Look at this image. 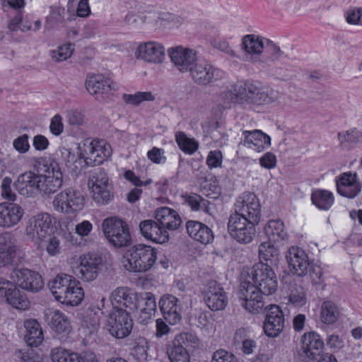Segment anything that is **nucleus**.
<instances>
[{"label":"nucleus","instance_id":"obj_1","mask_svg":"<svg viewBox=\"0 0 362 362\" xmlns=\"http://www.w3.org/2000/svg\"><path fill=\"white\" fill-rule=\"evenodd\" d=\"M76 279L66 273L58 274L48 283L49 290L58 302L70 306L79 305L84 293Z\"/></svg>","mask_w":362,"mask_h":362},{"label":"nucleus","instance_id":"obj_2","mask_svg":"<svg viewBox=\"0 0 362 362\" xmlns=\"http://www.w3.org/2000/svg\"><path fill=\"white\" fill-rule=\"evenodd\" d=\"M234 90L237 100L242 103L263 105L272 103L279 98L278 91L264 87L257 81L238 84Z\"/></svg>","mask_w":362,"mask_h":362},{"label":"nucleus","instance_id":"obj_3","mask_svg":"<svg viewBox=\"0 0 362 362\" xmlns=\"http://www.w3.org/2000/svg\"><path fill=\"white\" fill-rule=\"evenodd\" d=\"M40 194L49 195L55 193L63 184V173L57 162H48L40 158L37 161Z\"/></svg>","mask_w":362,"mask_h":362},{"label":"nucleus","instance_id":"obj_4","mask_svg":"<svg viewBox=\"0 0 362 362\" xmlns=\"http://www.w3.org/2000/svg\"><path fill=\"white\" fill-rule=\"evenodd\" d=\"M105 237L114 247L120 248L128 247L132 243V238L128 224L121 218L110 217L102 223Z\"/></svg>","mask_w":362,"mask_h":362},{"label":"nucleus","instance_id":"obj_5","mask_svg":"<svg viewBox=\"0 0 362 362\" xmlns=\"http://www.w3.org/2000/svg\"><path fill=\"white\" fill-rule=\"evenodd\" d=\"M124 267L128 272H147L154 264L156 255L148 246L138 245L124 257Z\"/></svg>","mask_w":362,"mask_h":362},{"label":"nucleus","instance_id":"obj_6","mask_svg":"<svg viewBox=\"0 0 362 362\" xmlns=\"http://www.w3.org/2000/svg\"><path fill=\"white\" fill-rule=\"evenodd\" d=\"M133 324L130 314L127 310L115 307L107 316L105 327L112 337L124 339L132 332Z\"/></svg>","mask_w":362,"mask_h":362},{"label":"nucleus","instance_id":"obj_7","mask_svg":"<svg viewBox=\"0 0 362 362\" xmlns=\"http://www.w3.org/2000/svg\"><path fill=\"white\" fill-rule=\"evenodd\" d=\"M55 219L47 213H41L30 218L25 228V233L35 240H43L54 233Z\"/></svg>","mask_w":362,"mask_h":362},{"label":"nucleus","instance_id":"obj_8","mask_svg":"<svg viewBox=\"0 0 362 362\" xmlns=\"http://www.w3.org/2000/svg\"><path fill=\"white\" fill-rule=\"evenodd\" d=\"M232 214L259 223L261 217V206L256 194L252 192H244L240 195L235 203L234 212Z\"/></svg>","mask_w":362,"mask_h":362},{"label":"nucleus","instance_id":"obj_9","mask_svg":"<svg viewBox=\"0 0 362 362\" xmlns=\"http://www.w3.org/2000/svg\"><path fill=\"white\" fill-rule=\"evenodd\" d=\"M257 222L247 220L243 216L230 214L228 222V231L230 235L241 243H250L255 234V225Z\"/></svg>","mask_w":362,"mask_h":362},{"label":"nucleus","instance_id":"obj_10","mask_svg":"<svg viewBox=\"0 0 362 362\" xmlns=\"http://www.w3.org/2000/svg\"><path fill=\"white\" fill-rule=\"evenodd\" d=\"M54 209L59 212L71 214L81 210L84 205L81 192L73 188L66 189L57 194L53 202Z\"/></svg>","mask_w":362,"mask_h":362},{"label":"nucleus","instance_id":"obj_11","mask_svg":"<svg viewBox=\"0 0 362 362\" xmlns=\"http://www.w3.org/2000/svg\"><path fill=\"white\" fill-rule=\"evenodd\" d=\"M112 155L110 145L105 140H93L84 144L83 152L80 153L88 165H99Z\"/></svg>","mask_w":362,"mask_h":362},{"label":"nucleus","instance_id":"obj_12","mask_svg":"<svg viewBox=\"0 0 362 362\" xmlns=\"http://www.w3.org/2000/svg\"><path fill=\"white\" fill-rule=\"evenodd\" d=\"M278 244L270 240L263 242L259 247V262L252 267V272H274L278 269Z\"/></svg>","mask_w":362,"mask_h":362},{"label":"nucleus","instance_id":"obj_13","mask_svg":"<svg viewBox=\"0 0 362 362\" xmlns=\"http://www.w3.org/2000/svg\"><path fill=\"white\" fill-rule=\"evenodd\" d=\"M0 296L17 310H26L30 305L24 292L19 290L13 283L3 278H0Z\"/></svg>","mask_w":362,"mask_h":362},{"label":"nucleus","instance_id":"obj_14","mask_svg":"<svg viewBox=\"0 0 362 362\" xmlns=\"http://www.w3.org/2000/svg\"><path fill=\"white\" fill-rule=\"evenodd\" d=\"M286 259L291 269L297 272H320L325 269V265L320 262L310 263L308 255L303 250L298 247H291L286 255Z\"/></svg>","mask_w":362,"mask_h":362},{"label":"nucleus","instance_id":"obj_15","mask_svg":"<svg viewBox=\"0 0 362 362\" xmlns=\"http://www.w3.org/2000/svg\"><path fill=\"white\" fill-rule=\"evenodd\" d=\"M267 39L254 34L244 36L241 42V48L244 51L243 60L258 64Z\"/></svg>","mask_w":362,"mask_h":362},{"label":"nucleus","instance_id":"obj_16","mask_svg":"<svg viewBox=\"0 0 362 362\" xmlns=\"http://www.w3.org/2000/svg\"><path fill=\"white\" fill-rule=\"evenodd\" d=\"M174 66L181 72H187L197 60V52L192 49L176 46L168 50Z\"/></svg>","mask_w":362,"mask_h":362},{"label":"nucleus","instance_id":"obj_17","mask_svg":"<svg viewBox=\"0 0 362 362\" xmlns=\"http://www.w3.org/2000/svg\"><path fill=\"white\" fill-rule=\"evenodd\" d=\"M189 72L195 83L205 86L217 80L220 71L208 62L197 60Z\"/></svg>","mask_w":362,"mask_h":362},{"label":"nucleus","instance_id":"obj_18","mask_svg":"<svg viewBox=\"0 0 362 362\" xmlns=\"http://www.w3.org/2000/svg\"><path fill=\"white\" fill-rule=\"evenodd\" d=\"M204 300L209 308L214 311L222 310L228 304L226 292L214 280L208 281L205 285Z\"/></svg>","mask_w":362,"mask_h":362},{"label":"nucleus","instance_id":"obj_19","mask_svg":"<svg viewBox=\"0 0 362 362\" xmlns=\"http://www.w3.org/2000/svg\"><path fill=\"white\" fill-rule=\"evenodd\" d=\"M88 93L97 100L103 99L105 94L117 88V85L110 78L101 74L89 75L86 81Z\"/></svg>","mask_w":362,"mask_h":362},{"label":"nucleus","instance_id":"obj_20","mask_svg":"<svg viewBox=\"0 0 362 362\" xmlns=\"http://www.w3.org/2000/svg\"><path fill=\"white\" fill-rule=\"evenodd\" d=\"M18 192L25 197H35L40 194L38 173L27 171L20 175L15 182Z\"/></svg>","mask_w":362,"mask_h":362},{"label":"nucleus","instance_id":"obj_21","mask_svg":"<svg viewBox=\"0 0 362 362\" xmlns=\"http://www.w3.org/2000/svg\"><path fill=\"white\" fill-rule=\"evenodd\" d=\"M137 59L148 63L159 64L165 58V47L159 42L150 41L141 43L135 52Z\"/></svg>","mask_w":362,"mask_h":362},{"label":"nucleus","instance_id":"obj_22","mask_svg":"<svg viewBox=\"0 0 362 362\" xmlns=\"http://www.w3.org/2000/svg\"><path fill=\"white\" fill-rule=\"evenodd\" d=\"M24 215V209L14 202L0 203V228H10L18 224Z\"/></svg>","mask_w":362,"mask_h":362},{"label":"nucleus","instance_id":"obj_23","mask_svg":"<svg viewBox=\"0 0 362 362\" xmlns=\"http://www.w3.org/2000/svg\"><path fill=\"white\" fill-rule=\"evenodd\" d=\"M266 309L267 313L264 324V333L269 337H276L282 332L284 327L283 312L279 306L276 305H270Z\"/></svg>","mask_w":362,"mask_h":362},{"label":"nucleus","instance_id":"obj_24","mask_svg":"<svg viewBox=\"0 0 362 362\" xmlns=\"http://www.w3.org/2000/svg\"><path fill=\"white\" fill-rule=\"evenodd\" d=\"M336 185L340 195L350 199L356 197L361 190V185L357 179L356 173H341L337 177Z\"/></svg>","mask_w":362,"mask_h":362},{"label":"nucleus","instance_id":"obj_25","mask_svg":"<svg viewBox=\"0 0 362 362\" xmlns=\"http://www.w3.org/2000/svg\"><path fill=\"white\" fill-rule=\"evenodd\" d=\"M180 300L173 295L163 296L159 300V307L163 318L170 325H176L180 322L181 305Z\"/></svg>","mask_w":362,"mask_h":362},{"label":"nucleus","instance_id":"obj_26","mask_svg":"<svg viewBox=\"0 0 362 362\" xmlns=\"http://www.w3.org/2000/svg\"><path fill=\"white\" fill-rule=\"evenodd\" d=\"M141 235L148 240L154 243L162 244L169 240V233L165 228L156 220L151 219L142 221L139 224Z\"/></svg>","mask_w":362,"mask_h":362},{"label":"nucleus","instance_id":"obj_27","mask_svg":"<svg viewBox=\"0 0 362 362\" xmlns=\"http://www.w3.org/2000/svg\"><path fill=\"white\" fill-rule=\"evenodd\" d=\"M69 264L72 269H78L82 267L88 270H103L107 269V262L103 257L98 253H88L79 257H74L69 259Z\"/></svg>","mask_w":362,"mask_h":362},{"label":"nucleus","instance_id":"obj_28","mask_svg":"<svg viewBox=\"0 0 362 362\" xmlns=\"http://www.w3.org/2000/svg\"><path fill=\"white\" fill-rule=\"evenodd\" d=\"M301 342L302 354L310 360H316L324 347L320 336L314 332L304 334Z\"/></svg>","mask_w":362,"mask_h":362},{"label":"nucleus","instance_id":"obj_29","mask_svg":"<svg viewBox=\"0 0 362 362\" xmlns=\"http://www.w3.org/2000/svg\"><path fill=\"white\" fill-rule=\"evenodd\" d=\"M243 136L242 144L247 148L257 152H262L271 145L270 136L258 129L244 131Z\"/></svg>","mask_w":362,"mask_h":362},{"label":"nucleus","instance_id":"obj_30","mask_svg":"<svg viewBox=\"0 0 362 362\" xmlns=\"http://www.w3.org/2000/svg\"><path fill=\"white\" fill-rule=\"evenodd\" d=\"M254 282L259 291L264 295L274 293L278 286L275 273H244Z\"/></svg>","mask_w":362,"mask_h":362},{"label":"nucleus","instance_id":"obj_31","mask_svg":"<svg viewBox=\"0 0 362 362\" xmlns=\"http://www.w3.org/2000/svg\"><path fill=\"white\" fill-rule=\"evenodd\" d=\"M111 301L114 305H122L132 310L139 306L140 294L133 292L127 287H120L112 292Z\"/></svg>","mask_w":362,"mask_h":362},{"label":"nucleus","instance_id":"obj_32","mask_svg":"<svg viewBox=\"0 0 362 362\" xmlns=\"http://www.w3.org/2000/svg\"><path fill=\"white\" fill-rule=\"evenodd\" d=\"M154 216L155 219L167 231L177 230L182 223L179 214L175 209L167 206L157 209Z\"/></svg>","mask_w":362,"mask_h":362},{"label":"nucleus","instance_id":"obj_33","mask_svg":"<svg viewBox=\"0 0 362 362\" xmlns=\"http://www.w3.org/2000/svg\"><path fill=\"white\" fill-rule=\"evenodd\" d=\"M266 54L261 57L257 64V67L261 70L281 63L282 59L287 57L280 47L270 40H266Z\"/></svg>","mask_w":362,"mask_h":362},{"label":"nucleus","instance_id":"obj_34","mask_svg":"<svg viewBox=\"0 0 362 362\" xmlns=\"http://www.w3.org/2000/svg\"><path fill=\"white\" fill-rule=\"evenodd\" d=\"M11 279L24 290L37 292L44 286V281L40 273H14Z\"/></svg>","mask_w":362,"mask_h":362},{"label":"nucleus","instance_id":"obj_35","mask_svg":"<svg viewBox=\"0 0 362 362\" xmlns=\"http://www.w3.org/2000/svg\"><path fill=\"white\" fill-rule=\"evenodd\" d=\"M188 235L194 240L206 245L214 240V234L209 227L197 221H188L186 223Z\"/></svg>","mask_w":362,"mask_h":362},{"label":"nucleus","instance_id":"obj_36","mask_svg":"<svg viewBox=\"0 0 362 362\" xmlns=\"http://www.w3.org/2000/svg\"><path fill=\"white\" fill-rule=\"evenodd\" d=\"M24 341L30 347H37L43 341V332L39 322L34 319L24 322Z\"/></svg>","mask_w":362,"mask_h":362},{"label":"nucleus","instance_id":"obj_37","mask_svg":"<svg viewBox=\"0 0 362 362\" xmlns=\"http://www.w3.org/2000/svg\"><path fill=\"white\" fill-rule=\"evenodd\" d=\"M267 239L274 243L279 244L288 238L284 230V224L280 220H270L264 228Z\"/></svg>","mask_w":362,"mask_h":362},{"label":"nucleus","instance_id":"obj_38","mask_svg":"<svg viewBox=\"0 0 362 362\" xmlns=\"http://www.w3.org/2000/svg\"><path fill=\"white\" fill-rule=\"evenodd\" d=\"M144 302V306L141 309L139 319L141 323L146 324L154 316L156 311V298L151 293H140V302Z\"/></svg>","mask_w":362,"mask_h":362},{"label":"nucleus","instance_id":"obj_39","mask_svg":"<svg viewBox=\"0 0 362 362\" xmlns=\"http://www.w3.org/2000/svg\"><path fill=\"white\" fill-rule=\"evenodd\" d=\"M51 317L49 325L51 328L59 334H69L71 332V326L67 316L59 310L49 312Z\"/></svg>","mask_w":362,"mask_h":362},{"label":"nucleus","instance_id":"obj_40","mask_svg":"<svg viewBox=\"0 0 362 362\" xmlns=\"http://www.w3.org/2000/svg\"><path fill=\"white\" fill-rule=\"evenodd\" d=\"M311 200L319 209L327 211L333 205L334 197L330 191L317 189L313 191Z\"/></svg>","mask_w":362,"mask_h":362},{"label":"nucleus","instance_id":"obj_41","mask_svg":"<svg viewBox=\"0 0 362 362\" xmlns=\"http://www.w3.org/2000/svg\"><path fill=\"white\" fill-rule=\"evenodd\" d=\"M184 201L192 211H202L207 214H211L210 202L199 194L195 193L182 195Z\"/></svg>","mask_w":362,"mask_h":362},{"label":"nucleus","instance_id":"obj_42","mask_svg":"<svg viewBox=\"0 0 362 362\" xmlns=\"http://www.w3.org/2000/svg\"><path fill=\"white\" fill-rule=\"evenodd\" d=\"M50 356L52 362H83V354L62 347L53 349Z\"/></svg>","mask_w":362,"mask_h":362},{"label":"nucleus","instance_id":"obj_43","mask_svg":"<svg viewBox=\"0 0 362 362\" xmlns=\"http://www.w3.org/2000/svg\"><path fill=\"white\" fill-rule=\"evenodd\" d=\"M169 344L189 351L190 348H195L199 346V339L193 333L183 332L176 335Z\"/></svg>","mask_w":362,"mask_h":362},{"label":"nucleus","instance_id":"obj_44","mask_svg":"<svg viewBox=\"0 0 362 362\" xmlns=\"http://www.w3.org/2000/svg\"><path fill=\"white\" fill-rule=\"evenodd\" d=\"M339 313V308L333 302L325 301L320 308V320L325 324H333L338 320Z\"/></svg>","mask_w":362,"mask_h":362},{"label":"nucleus","instance_id":"obj_45","mask_svg":"<svg viewBox=\"0 0 362 362\" xmlns=\"http://www.w3.org/2000/svg\"><path fill=\"white\" fill-rule=\"evenodd\" d=\"M93 200L98 205H106L114 198L113 188L111 184L98 187L90 190Z\"/></svg>","mask_w":362,"mask_h":362},{"label":"nucleus","instance_id":"obj_46","mask_svg":"<svg viewBox=\"0 0 362 362\" xmlns=\"http://www.w3.org/2000/svg\"><path fill=\"white\" fill-rule=\"evenodd\" d=\"M175 141L179 148L185 153L192 155L199 148V143L193 138L188 137L183 132L175 134Z\"/></svg>","mask_w":362,"mask_h":362},{"label":"nucleus","instance_id":"obj_47","mask_svg":"<svg viewBox=\"0 0 362 362\" xmlns=\"http://www.w3.org/2000/svg\"><path fill=\"white\" fill-rule=\"evenodd\" d=\"M263 71H266L269 76L281 81L290 79L293 74L292 69L284 63L274 64Z\"/></svg>","mask_w":362,"mask_h":362},{"label":"nucleus","instance_id":"obj_48","mask_svg":"<svg viewBox=\"0 0 362 362\" xmlns=\"http://www.w3.org/2000/svg\"><path fill=\"white\" fill-rule=\"evenodd\" d=\"M90 190L98 187H103L110 184L106 172L101 168L95 169L89 175L88 182Z\"/></svg>","mask_w":362,"mask_h":362},{"label":"nucleus","instance_id":"obj_49","mask_svg":"<svg viewBox=\"0 0 362 362\" xmlns=\"http://www.w3.org/2000/svg\"><path fill=\"white\" fill-rule=\"evenodd\" d=\"M16 238L11 232L0 233V252L14 256L16 250Z\"/></svg>","mask_w":362,"mask_h":362},{"label":"nucleus","instance_id":"obj_50","mask_svg":"<svg viewBox=\"0 0 362 362\" xmlns=\"http://www.w3.org/2000/svg\"><path fill=\"white\" fill-rule=\"evenodd\" d=\"M167 354L170 362H190L191 357L189 351L176 347L168 344Z\"/></svg>","mask_w":362,"mask_h":362},{"label":"nucleus","instance_id":"obj_51","mask_svg":"<svg viewBox=\"0 0 362 362\" xmlns=\"http://www.w3.org/2000/svg\"><path fill=\"white\" fill-rule=\"evenodd\" d=\"M122 99L127 104L139 105L144 101H153L155 100V96L151 91H139L134 94H124L122 95Z\"/></svg>","mask_w":362,"mask_h":362},{"label":"nucleus","instance_id":"obj_52","mask_svg":"<svg viewBox=\"0 0 362 362\" xmlns=\"http://www.w3.org/2000/svg\"><path fill=\"white\" fill-rule=\"evenodd\" d=\"M256 285L249 279L248 276L241 273L240 284L238 291L239 298L244 301L250 296V292L255 291Z\"/></svg>","mask_w":362,"mask_h":362},{"label":"nucleus","instance_id":"obj_53","mask_svg":"<svg viewBox=\"0 0 362 362\" xmlns=\"http://www.w3.org/2000/svg\"><path fill=\"white\" fill-rule=\"evenodd\" d=\"M82 324L93 332L99 327L100 317L93 309L88 308L82 315Z\"/></svg>","mask_w":362,"mask_h":362},{"label":"nucleus","instance_id":"obj_54","mask_svg":"<svg viewBox=\"0 0 362 362\" xmlns=\"http://www.w3.org/2000/svg\"><path fill=\"white\" fill-rule=\"evenodd\" d=\"M338 139L341 144H355L362 141V132L356 129L339 132Z\"/></svg>","mask_w":362,"mask_h":362},{"label":"nucleus","instance_id":"obj_55","mask_svg":"<svg viewBox=\"0 0 362 362\" xmlns=\"http://www.w3.org/2000/svg\"><path fill=\"white\" fill-rule=\"evenodd\" d=\"M59 163L63 162L67 168L74 170L73 165L77 160L78 156L71 149L66 147H59L56 152ZM59 165V163H58Z\"/></svg>","mask_w":362,"mask_h":362},{"label":"nucleus","instance_id":"obj_56","mask_svg":"<svg viewBox=\"0 0 362 362\" xmlns=\"http://www.w3.org/2000/svg\"><path fill=\"white\" fill-rule=\"evenodd\" d=\"M74 51L71 44H65L59 46L57 49L52 50L50 56L55 62H62L69 59Z\"/></svg>","mask_w":362,"mask_h":362},{"label":"nucleus","instance_id":"obj_57","mask_svg":"<svg viewBox=\"0 0 362 362\" xmlns=\"http://www.w3.org/2000/svg\"><path fill=\"white\" fill-rule=\"evenodd\" d=\"M289 302L295 307H302L307 303L306 292L303 287L296 286L289 295Z\"/></svg>","mask_w":362,"mask_h":362},{"label":"nucleus","instance_id":"obj_58","mask_svg":"<svg viewBox=\"0 0 362 362\" xmlns=\"http://www.w3.org/2000/svg\"><path fill=\"white\" fill-rule=\"evenodd\" d=\"M12 180L6 177L2 180L1 185V195L3 199L13 202L16 200L17 196L11 189Z\"/></svg>","mask_w":362,"mask_h":362},{"label":"nucleus","instance_id":"obj_59","mask_svg":"<svg viewBox=\"0 0 362 362\" xmlns=\"http://www.w3.org/2000/svg\"><path fill=\"white\" fill-rule=\"evenodd\" d=\"M148 158L156 164H163L166 161L165 151L163 148L153 147L147 153Z\"/></svg>","mask_w":362,"mask_h":362},{"label":"nucleus","instance_id":"obj_60","mask_svg":"<svg viewBox=\"0 0 362 362\" xmlns=\"http://www.w3.org/2000/svg\"><path fill=\"white\" fill-rule=\"evenodd\" d=\"M67 122L70 125L80 126L84 122V117L82 112L76 110H71L67 111L66 115Z\"/></svg>","mask_w":362,"mask_h":362},{"label":"nucleus","instance_id":"obj_61","mask_svg":"<svg viewBox=\"0 0 362 362\" xmlns=\"http://www.w3.org/2000/svg\"><path fill=\"white\" fill-rule=\"evenodd\" d=\"M28 138V135L23 134L13 140V147L20 153H25L29 151L30 144Z\"/></svg>","mask_w":362,"mask_h":362},{"label":"nucleus","instance_id":"obj_62","mask_svg":"<svg viewBox=\"0 0 362 362\" xmlns=\"http://www.w3.org/2000/svg\"><path fill=\"white\" fill-rule=\"evenodd\" d=\"M211 362H237V360L233 354L220 349L214 353Z\"/></svg>","mask_w":362,"mask_h":362},{"label":"nucleus","instance_id":"obj_63","mask_svg":"<svg viewBox=\"0 0 362 362\" xmlns=\"http://www.w3.org/2000/svg\"><path fill=\"white\" fill-rule=\"evenodd\" d=\"M50 132L54 136H59L64 131V124L60 115H55L50 121Z\"/></svg>","mask_w":362,"mask_h":362},{"label":"nucleus","instance_id":"obj_64","mask_svg":"<svg viewBox=\"0 0 362 362\" xmlns=\"http://www.w3.org/2000/svg\"><path fill=\"white\" fill-rule=\"evenodd\" d=\"M241 305L247 310L248 312L252 313H260L264 306V303L263 300H247L242 301Z\"/></svg>","mask_w":362,"mask_h":362}]
</instances>
